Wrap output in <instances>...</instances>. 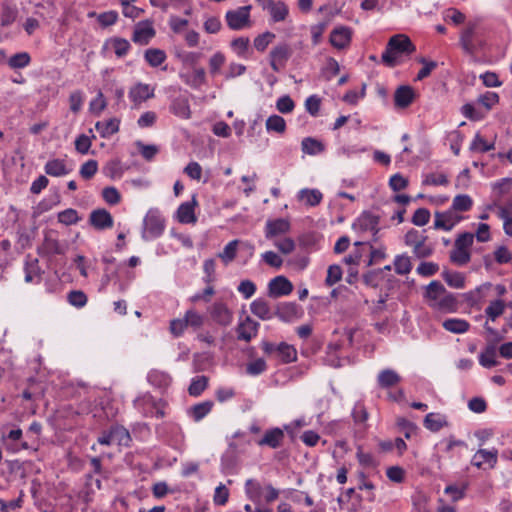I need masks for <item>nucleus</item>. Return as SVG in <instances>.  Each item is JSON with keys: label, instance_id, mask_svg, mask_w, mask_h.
<instances>
[{"label": "nucleus", "instance_id": "obj_61", "mask_svg": "<svg viewBox=\"0 0 512 512\" xmlns=\"http://www.w3.org/2000/svg\"><path fill=\"white\" fill-rule=\"evenodd\" d=\"M204 277L203 282L205 284H213L216 280V262L214 259H206L203 263Z\"/></svg>", "mask_w": 512, "mask_h": 512}, {"label": "nucleus", "instance_id": "obj_5", "mask_svg": "<svg viewBox=\"0 0 512 512\" xmlns=\"http://www.w3.org/2000/svg\"><path fill=\"white\" fill-rule=\"evenodd\" d=\"M250 11H251L250 5L238 7L235 10L227 11L225 14V20H226L227 26L231 30H235V31L250 27L251 26Z\"/></svg>", "mask_w": 512, "mask_h": 512}, {"label": "nucleus", "instance_id": "obj_3", "mask_svg": "<svg viewBox=\"0 0 512 512\" xmlns=\"http://www.w3.org/2000/svg\"><path fill=\"white\" fill-rule=\"evenodd\" d=\"M405 244L412 248L417 258H426L433 253V247L427 243V236L418 230L411 229L404 236Z\"/></svg>", "mask_w": 512, "mask_h": 512}, {"label": "nucleus", "instance_id": "obj_49", "mask_svg": "<svg viewBox=\"0 0 512 512\" xmlns=\"http://www.w3.org/2000/svg\"><path fill=\"white\" fill-rule=\"evenodd\" d=\"M245 491L249 499L254 502H259L264 488H262L261 484L254 479H248L245 483Z\"/></svg>", "mask_w": 512, "mask_h": 512}, {"label": "nucleus", "instance_id": "obj_8", "mask_svg": "<svg viewBox=\"0 0 512 512\" xmlns=\"http://www.w3.org/2000/svg\"><path fill=\"white\" fill-rule=\"evenodd\" d=\"M352 28L344 25L336 26L332 29L329 42L337 50L347 49L352 41Z\"/></svg>", "mask_w": 512, "mask_h": 512}, {"label": "nucleus", "instance_id": "obj_59", "mask_svg": "<svg viewBox=\"0 0 512 512\" xmlns=\"http://www.w3.org/2000/svg\"><path fill=\"white\" fill-rule=\"evenodd\" d=\"M80 219L78 212L73 208H68L58 213V221L66 226L74 225Z\"/></svg>", "mask_w": 512, "mask_h": 512}, {"label": "nucleus", "instance_id": "obj_44", "mask_svg": "<svg viewBox=\"0 0 512 512\" xmlns=\"http://www.w3.org/2000/svg\"><path fill=\"white\" fill-rule=\"evenodd\" d=\"M185 323L188 327L193 329H199L203 326L205 322V317L201 313L197 312L195 309H188L184 314Z\"/></svg>", "mask_w": 512, "mask_h": 512}, {"label": "nucleus", "instance_id": "obj_37", "mask_svg": "<svg viewBox=\"0 0 512 512\" xmlns=\"http://www.w3.org/2000/svg\"><path fill=\"white\" fill-rule=\"evenodd\" d=\"M298 198L305 201L307 206L314 207L320 204L323 195L317 189H302L298 193Z\"/></svg>", "mask_w": 512, "mask_h": 512}, {"label": "nucleus", "instance_id": "obj_29", "mask_svg": "<svg viewBox=\"0 0 512 512\" xmlns=\"http://www.w3.org/2000/svg\"><path fill=\"white\" fill-rule=\"evenodd\" d=\"M125 170L126 167L119 159L109 160L102 168L103 174L112 180L120 179Z\"/></svg>", "mask_w": 512, "mask_h": 512}, {"label": "nucleus", "instance_id": "obj_56", "mask_svg": "<svg viewBox=\"0 0 512 512\" xmlns=\"http://www.w3.org/2000/svg\"><path fill=\"white\" fill-rule=\"evenodd\" d=\"M175 56L183 65L192 66L194 68L201 58V53L193 51H178Z\"/></svg>", "mask_w": 512, "mask_h": 512}, {"label": "nucleus", "instance_id": "obj_26", "mask_svg": "<svg viewBox=\"0 0 512 512\" xmlns=\"http://www.w3.org/2000/svg\"><path fill=\"white\" fill-rule=\"evenodd\" d=\"M401 381V376L393 369H384L377 376V383L380 388L388 389L396 386Z\"/></svg>", "mask_w": 512, "mask_h": 512}, {"label": "nucleus", "instance_id": "obj_11", "mask_svg": "<svg viewBox=\"0 0 512 512\" xmlns=\"http://www.w3.org/2000/svg\"><path fill=\"white\" fill-rule=\"evenodd\" d=\"M291 229V224L288 219L278 218L268 220L265 225V237L273 239L280 235L287 234Z\"/></svg>", "mask_w": 512, "mask_h": 512}, {"label": "nucleus", "instance_id": "obj_64", "mask_svg": "<svg viewBox=\"0 0 512 512\" xmlns=\"http://www.w3.org/2000/svg\"><path fill=\"white\" fill-rule=\"evenodd\" d=\"M478 103L486 110H490L499 102V95L496 92L487 91L478 97Z\"/></svg>", "mask_w": 512, "mask_h": 512}, {"label": "nucleus", "instance_id": "obj_38", "mask_svg": "<svg viewBox=\"0 0 512 512\" xmlns=\"http://www.w3.org/2000/svg\"><path fill=\"white\" fill-rule=\"evenodd\" d=\"M41 279V269L38 259H30L25 264V282H39Z\"/></svg>", "mask_w": 512, "mask_h": 512}, {"label": "nucleus", "instance_id": "obj_34", "mask_svg": "<svg viewBox=\"0 0 512 512\" xmlns=\"http://www.w3.org/2000/svg\"><path fill=\"white\" fill-rule=\"evenodd\" d=\"M145 61L153 68L161 66L167 59L166 52L159 48H149L144 52Z\"/></svg>", "mask_w": 512, "mask_h": 512}, {"label": "nucleus", "instance_id": "obj_32", "mask_svg": "<svg viewBox=\"0 0 512 512\" xmlns=\"http://www.w3.org/2000/svg\"><path fill=\"white\" fill-rule=\"evenodd\" d=\"M297 315V307L294 303L284 302L277 305L274 316L284 322H290Z\"/></svg>", "mask_w": 512, "mask_h": 512}, {"label": "nucleus", "instance_id": "obj_47", "mask_svg": "<svg viewBox=\"0 0 512 512\" xmlns=\"http://www.w3.org/2000/svg\"><path fill=\"white\" fill-rule=\"evenodd\" d=\"M473 200L469 195L461 194L454 197L451 208L458 214L469 211L472 208Z\"/></svg>", "mask_w": 512, "mask_h": 512}, {"label": "nucleus", "instance_id": "obj_43", "mask_svg": "<svg viewBox=\"0 0 512 512\" xmlns=\"http://www.w3.org/2000/svg\"><path fill=\"white\" fill-rule=\"evenodd\" d=\"M145 226L147 231L152 236H159L164 231V221L156 215H148L145 219Z\"/></svg>", "mask_w": 512, "mask_h": 512}, {"label": "nucleus", "instance_id": "obj_50", "mask_svg": "<svg viewBox=\"0 0 512 512\" xmlns=\"http://www.w3.org/2000/svg\"><path fill=\"white\" fill-rule=\"evenodd\" d=\"M7 63L12 69H22L31 63V57L28 52H19L12 55Z\"/></svg>", "mask_w": 512, "mask_h": 512}, {"label": "nucleus", "instance_id": "obj_22", "mask_svg": "<svg viewBox=\"0 0 512 512\" xmlns=\"http://www.w3.org/2000/svg\"><path fill=\"white\" fill-rule=\"evenodd\" d=\"M154 97V88L148 84L138 83L129 91V98L135 104H140Z\"/></svg>", "mask_w": 512, "mask_h": 512}, {"label": "nucleus", "instance_id": "obj_15", "mask_svg": "<svg viewBox=\"0 0 512 512\" xmlns=\"http://www.w3.org/2000/svg\"><path fill=\"white\" fill-rule=\"evenodd\" d=\"M113 217L106 209H96L90 213L89 223L98 230H104L113 226Z\"/></svg>", "mask_w": 512, "mask_h": 512}, {"label": "nucleus", "instance_id": "obj_45", "mask_svg": "<svg viewBox=\"0 0 512 512\" xmlns=\"http://www.w3.org/2000/svg\"><path fill=\"white\" fill-rule=\"evenodd\" d=\"M495 148L494 142L486 141L479 133H477L470 144L469 150L474 153H484Z\"/></svg>", "mask_w": 512, "mask_h": 512}, {"label": "nucleus", "instance_id": "obj_60", "mask_svg": "<svg viewBox=\"0 0 512 512\" xmlns=\"http://www.w3.org/2000/svg\"><path fill=\"white\" fill-rule=\"evenodd\" d=\"M226 61L225 55L222 52H216L209 58V73L212 76L219 74L221 67Z\"/></svg>", "mask_w": 512, "mask_h": 512}, {"label": "nucleus", "instance_id": "obj_13", "mask_svg": "<svg viewBox=\"0 0 512 512\" xmlns=\"http://www.w3.org/2000/svg\"><path fill=\"white\" fill-rule=\"evenodd\" d=\"M498 459V451L496 449L486 450L479 449L472 458V465L477 468H485L487 465L488 468H494Z\"/></svg>", "mask_w": 512, "mask_h": 512}, {"label": "nucleus", "instance_id": "obj_23", "mask_svg": "<svg viewBox=\"0 0 512 512\" xmlns=\"http://www.w3.org/2000/svg\"><path fill=\"white\" fill-rule=\"evenodd\" d=\"M38 253L42 256H50L55 254H62L63 249L59 241L54 238L51 233H46L41 246L38 248Z\"/></svg>", "mask_w": 512, "mask_h": 512}, {"label": "nucleus", "instance_id": "obj_10", "mask_svg": "<svg viewBox=\"0 0 512 512\" xmlns=\"http://www.w3.org/2000/svg\"><path fill=\"white\" fill-rule=\"evenodd\" d=\"M260 324L250 316H246L236 327L237 339L250 342L257 336Z\"/></svg>", "mask_w": 512, "mask_h": 512}, {"label": "nucleus", "instance_id": "obj_25", "mask_svg": "<svg viewBox=\"0 0 512 512\" xmlns=\"http://www.w3.org/2000/svg\"><path fill=\"white\" fill-rule=\"evenodd\" d=\"M414 100V90L410 86H400L394 94V103L397 108H407Z\"/></svg>", "mask_w": 512, "mask_h": 512}, {"label": "nucleus", "instance_id": "obj_48", "mask_svg": "<svg viewBox=\"0 0 512 512\" xmlns=\"http://www.w3.org/2000/svg\"><path fill=\"white\" fill-rule=\"evenodd\" d=\"M442 277L450 287L461 289L465 286V277L460 272L444 271Z\"/></svg>", "mask_w": 512, "mask_h": 512}, {"label": "nucleus", "instance_id": "obj_31", "mask_svg": "<svg viewBox=\"0 0 512 512\" xmlns=\"http://www.w3.org/2000/svg\"><path fill=\"white\" fill-rule=\"evenodd\" d=\"M443 328L454 334L466 333L470 328V323L465 319L448 318L442 323Z\"/></svg>", "mask_w": 512, "mask_h": 512}, {"label": "nucleus", "instance_id": "obj_42", "mask_svg": "<svg viewBox=\"0 0 512 512\" xmlns=\"http://www.w3.org/2000/svg\"><path fill=\"white\" fill-rule=\"evenodd\" d=\"M302 151L308 155H317L324 151L325 147L322 142L312 137H306L301 143Z\"/></svg>", "mask_w": 512, "mask_h": 512}, {"label": "nucleus", "instance_id": "obj_12", "mask_svg": "<svg viewBox=\"0 0 512 512\" xmlns=\"http://www.w3.org/2000/svg\"><path fill=\"white\" fill-rule=\"evenodd\" d=\"M293 291L292 283L284 276L273 278L268 284V293L271 297L289 295Z\"/></svg>", "mask_w": 512, "mask_h": 512}, {"label": "nucleus", "instance_id": "obj_30", "mask_svg": "<svg viewBox=\"0 0 512 512\" xmlns=\"http://www.w3.org/2000/svg\"><path fill=\"white\" fill-rule=\"evenodd\" d=\"M496 208L497 216L503 221V230L506 235L512 237V213L504 206H497L496 204L488 205L487 210Z\"/></svg>", "mask_w": 512, "mask_h": 512}, {"label": "nucleus", "instance_id": "obj_14", "mask_svg": "<svg viewBox=\"0 0 512 512\" xmlns=\"http://www.w3.org/2000/svg\"><path fill=\"white\" fill-rule=\"evenodd\" d=\"M290 57V49L287 44L275 46L270 51V66L273 71L278 72Z\"/></svg>", "mask_w": 512, "mask_h": 512}, {"label": "nucleus", "instance_id": "obj_19", "mask_svg": "<svg viewBox=\"0 0 512 512\" xmlns=\"http://www.w3.org/2000/svg\"><path fill=\"white\" fill-rule=\"evenodd\" d=\"M460 45L468 54H474L481 47V41L474 36V26L470 25L461 33Z\"/></svg>", "mask_w": 512, "mask_h": 512}, {"label": "nucleus", "instance_id": "obj_1", "mask_svg": "<svg viewBox=\"0 0 512 512\" xmlns=\"http://www.w3.org/2000/svg\"><path fill=\"white\" fill-rule=\"evenodd\" d=\"M424 299L432 310L440 313H454L459 308L457 297L439 281H432L426 286Z\"/></svg>", "mask_w": 512, "mask_h": 512}, {"label": "nucleus", "instance_id": "obj_36", "mask_svg": "<svg viewBox=\"0 0 512 512\" xmlns=\"http://www.w3.org/2000/svg\"><path fill=\"white\" fill-rule=\"evenodd\" d=\"M353 251L344 258V262L349 266H358L365 254H367V245L362 242H356Z\"/></svg>", "mask_w": 512, "mask_h": 512}, {"label": "nucleus", "instance_id": "obj_54", "mask_svg": "<svg viewBox=\"0 0 512 512\" xmlns=\"http://www.w3.org/2000/svg\"><path fill=\"white\" fill-rule=\"evenodd\" d=\"M246 374L258 376L267 370V363L264 358H256L246 364Z\"/></svg>", "mask_w": 512, "mask_h": 512}, {"label": "nucleus", "instance_id": "obj_62", "mask_svg": "<svg viewBox=\"0 0 512 512\" xmlns=\"http://www.w3.org/2000/svg\"><path fill=\"white\" fill-rule=\"evenodd\" d=\"M342 269L339 265H330L327 269L325 284L329 287L335 285L342 279Z\"/></svg>", "mask_w": 512, "mask_h": 512}, {"label": "nucleus", "instance_id": "obj_28", "mask_svg": "<svg viewBox=\"0 0 512 512\" xmlns=\"http://www.w3.org/2000/svg\"><path fill=\"white\" fill-rule=\"evenodd\" d=\"M45 173L52 177H61L69 174L71 169L67 167L63 159L49 160L44 166Z\"/></svg>", "mask_w": 512, "mask_h": 512}, {"label": "nucleus", "instance_id": "obj_7", "mask_svg": "<svg viewBox=\"0 0 512 512\" xmlns=\"http://www.w3.org/2000/svg\"><path fill=\"white\" fill-rule=\"evenodd\" d=\"M463 219V216L458 214L450 207L446 211L436 212L434 214V228L444 231H451Z\"/></svg>", "mask_w": 512, "mask_h": 512}, {"label": "nucleus", "instance_id": "obj_9", "mask_svg": "<svg viewBox=\"0 0 512 512\" xmlns=\"http://www.w3.org/2000/svg\"><path fill=\"white\" fill-rule=\"evenodd\" d=\"M156 31L150 20H143L134 26L132 41L138 45H147L154 37Z\"/></svg>", "mask_w": 512, "mask_h": 512}, {"label": "nucleus", "instance_id": "obj_27", "mask_svg": "<svg viewBox=\"0 0 512 512\" xmlns=\"http://www.w3.org/2000/svg\"><path fill=\"white\" fill-rule=\"evenodd\" d=\"M251 312L261 320H270L274 317V312L268 302L262 298L255 299L250 304Z\"/></svg>", "mask_w": 512, "mask_h": 512}, {"label": "nucleus", "instance_id": "obj_63", "mask_svg": "<svg viewBox=\"0 0 512 512\" xmlns=\"http://www.w3.org/2000/svg\"><path fill=\"white\" fill-rule=\"evenodd\" d=\"M274 38H275V35L272 32L267 31V32H264V33L258 35L254 39L253 45L256 50L263 52L266 50V48L273 41Z\"/></svg>", "mask_w": 512, "mask_h": 512}, {"label": "nucleus", "instance_id": "obj_16", "mask_svg": "<svg viewBox=\"0 0 512 512\" xmlns=\"http://www.w3.org/2000/svg\"><path fill=\"white\" fill-rule=\"evenodd\" d=\"M181 80L193 89H199L206 84V72L203 67H194L191 73H180Z\"/></svg>", "mask_w": 512, "mask_h": 512}, {"label": "nucleus", "instance_id": "obj_53", "mask_svg": "<svg viewBox=\"0 0 512 512\" xmlns=\"http://www.w3.org/2000/svg\"><path fill=\"white\" fill-rule=\"evenodd\" d=\"M479 363L485 368H492L498 364L496 360V349L494 346H487L479 355Z\"/></svg>", "mask_w": 512, "mask_h": 512}, {"label": "nucleus", "instance_id": "obj_57", "mask_svg": "<svg viewBox=\"0 0 512 512\" xmlns=\"http://www.w3.org/2000/svg\"><path fill=\"white\" fill-rule=\"evenodd\" d=\"M250 40L248 37H238L231 41V49L237 56L245 58L249 49Z\"/></svg>", "mask_w": 512, "mask_h": 512}, {"label": "nucleus", "instance_id": "obj_6", "mask_svg": "<svg viewBox=\"0 0 512 512\" xmlns=\"http://www.w3.org/2000/svg\"><path fill=\"white\" fill-rule=\"evenodd\" d=\"M207 312L212 321L220 326H229L233 321V312L224 302H214L208 307Z\"/></svg>", "mask_w": 512, "mask_h": 512}, {"label": "nucleus", "instance_id": "obj_58", "mask_svg": "<svg viewBox=\"0 0 512 512\" xmlns=\"http://www.w3.org/2000/svg\"><path fill=\"white\" fill-rule=\"evenodd\" d=\"M395 272L399 275H406L412 269L410 257L407 255H397L394 260Z\"/></svg>", "mask_w": 512, "mask_h": 512}, {"label": "nucleus", "instance_id": "obj_51", "mask_svg": "<svg viewBox=\"0 0 512 512\" xmlns=\"http://www.w3.org/2000/svg\"><path fill=\"white\" fill-rule=\"evenodd\" d=\"M505 311V303L501 299L493 300L485 309L487 318L491 321H495L496 318L501 316Z\"/></svg>", "mask_w": 512, "mask_h": 512}, {"label": "nucleus", "instance_id": "obj_40", "mask_svg": "<svg viewBox=\"0 0 512 512\" xmlns=\"http://www.w3.org/2000/svg\"><path fill=\"white\" fill-rule=\"evenodd\" d=\"M212 408V401H204L192 406L189 410V414L194 421L199 422L211 412Z\"/></svg>", "mask_w": 512, "mask_h": 512}, {"label": "nucleus", "instance_id": "obj_4", "mask_svg": "<svg viewBox=\"0 0 512 512\" xmlns=\"http://www.w3.org/2000/svg\"><path fill=\"white\" fill-rule=\"evenodd\" d=\"M130 441L129 431L122 426H112L109 430L103 431L98 437V443L106 446H129Z\"/></svg>", "mask_w": 512, "mask_h": 512}, {"label": "nucleus", "instance_id": "obj_20", "mask_svg": "<svg viewBox=\"0 0 512 512\" xmlns=\"http://www.w3.org/2000/svg\"><path fill=\"white\" fill-rule=\"evenodd\" d=\"M197 201L195 197L191 201L182 203L177 210V219L180 223L191 224L197 221L195 216V206Z\"/></svg>", "mask_w": 512, "mask_h": 512}, {"label": "nucleus", "instance_id": "obj_18", "mask_svg": "<svg viewBox=\"0 0 512 512\" xmlns=\"http://www.w3.org/2000/svg\"><path fill=\"white\" fill-rule=\"evenodd\" d=\"M285 438L283 430L280 428H272L265 432L264 436L257 441L258 446H268L272 449L279 448Z\"/></svg>", "mask_w": 512, "mask_h": 512}, {"label": "nucleus", "instance_id": "obj_41", "mask_svg": "<svg viewBox=\"0 0 512 512\" xmlns=\"http://www.w3.org/2000/svg\"><path fill=\"white\" fill-rule=\"evenodd\" d=\"M268 11L274 23L284 21L289 14L288 6L283 1L274 2Z\"/></svg>", "mask_w": 512, "mask_h": 512}, {"label": "nucleus", "instance_id": "obj_55", "mask_svg": "<svg viewBox=\"0 0 512 512\" xmlns=\"http://www.w3.org/2000/svg\"><path fill=\"white\" fill-rule=\"evenodd\" d=\"M237 247L238 240L230 241L223 249L222 252L218 254V257L222 260L225 265H228L232 262L237 255Z\"/></svg>", "mask_w": 512, "mask_h": 512}, {"label": "nucleus", "instance_id": "obj_52", "mask_svg": "<svg viewBox=\"0 0 512 512\" xmlns=\"http://www.w3.org/2000/svg\"><path fill=\"white\" fill-rule=\"evenodd\" d=\"M266 129L268 132L283 134L286 131V122L279 115H271L266 120Z\"/></svg>", "mask_w": 512, "mask_h": 512}, {"label": "nucleus", "instance_id": "obj_2", "mask_svg": "<svg viewBox=\"0 0 512 512\" xmlns=\"http://www.w3.org/2000/svg\"><path fill=\"white\" fill-rule=\"evenodd\" d=\"M474 242V235L469 232L461 233L455 240L454 248L450 252V260L456 265L463 266L471 259L470 247Z\"/></svg>", "mask_w": 512, "mask_h": 512}, {"label": "nucleus", "instance_id": "obj_39", "mask_svg": "<svg viewBox=\"0 0 512 512\" xmlns=\"http://www.w3.org/2000/svg\"><path fill=\"white\" fill-rule=\"evenodd\" d=\"M447 425V421L444 416L436 413H428L424 419V426L432 431L437 432Z\"/></svg>", "mask_w": 512, "mask_h": 512}, {"label": "nucleus", "instance_id": "obj_21", "mask_svg": "<svg viewBox=\"0 0 512 512\" xmlns=\"http://www.w3.org/2000/svg\"><path fill=\"white\" fill-rule=\"evenodd\" d=\"M170 111L179 118L189 119L191 117V109L188 98L185 95L173 98L170 104Z\"/></svg>", "mask_w": 512, "mask_h": 512}, {"label": "nucleus", "instance_id": "obj_24", "mask_svg": "<svg viewBox=\"0 0 512 512\" xmlns=\"http://www.w3.org/2000/svg\"><path fill=\"white\" fill-rule=\"evenodd\" d=\"M379 218L371 213H362L357 221L354 223V227H358L363 231H371L374 235L378 233Z\"/></svg>", "mask_w": 512, "mask_h": 512}, {"label": "nucleus", "instance_id": "obj_17", "mask_svg": "<svg viewBox=\"0 0 512 512\" xmlns=\"http://www.w3.org/2000/svg\"><path fill=\"white\" fill-rule=\"evenodd\" d=\"M389 49L395 50L398 54H411L416 50L415 45L404 34H397L392 36L388 41Z\"/></svg>", "mask_w": 512, "mask_h": 512}, {"label": "nucleus", "instance_id": "obj_46", "mask_svg": "<svg viewBox=\"0 0 512 512\" xmlns=\"http://www.w3.org/2000/svg\"><path fill=\"white\" fill-rule=\"evenodd\" d=\"M108 44L112 47L115 55L119 58L124 57L131 48L129 41L120 37L111 38L108 41Z\"/></svg>", "mask_w": 512, "mask_h": 512}, {"label": "nucleus", "instance_id": "obj_35", "mask_svg": "<svg viewBox=\"0 0 512 512\" xmlns=\"http://www.w3.org/2000/svg\"><path fill=\"white\" fill-rule=\"evenodd\" d=\"M276 358L282 363H291L297 360V351L292 345L282 342L277 346Z\"/></svg>", "mask_w": 512, "mask_h": 512}, {"label": "nucleus", "instance_id": "obj_33", "mask_svg": "<svg viewBox=\"0 0 512 512\" xmlns=\"http://www.w3.org/2000/svg\"><path fill=\"white\" fill-rule=\"evenodd\" d=\"M120 121L117 118H111L107 121H98L95 124L96 130L103 138H108L119 131Z\"/></svg>", "mask_w": 512, "mask_h": 512}]
</instances>
